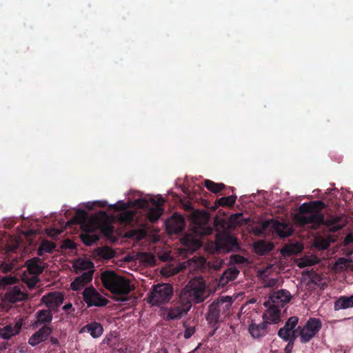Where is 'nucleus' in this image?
Returning <instances> with one entry per match:
<instances>
[{"label": "nucleus", "mask_w": 353, "mask_h": 353, "mask_svg": "<svg viewBox=\"0 0 353 353\" xmlns=\"http://www.w3.org/2000/svg\"><path fill=\"white\" fill-rule=\"evenodd\" d=\"M1 268V265H0V269Z\"/></svg>", "instance_id": "0e129e2a"}, {"label": "nucleus", "mask_w": 353, "mask_h": 353, "mask_svg": "<svg viewBox=\"0 0 353 353\" xmlns=\"http://www.w3.org/2000/svg\"><path fill=\"white\" fill-rule=\"evenodd\" d=\"M185 327L184 338L188 339H190L195 332V327L193 326H187L186 323H183Z\"/></svg>", "instance_id": "4c0bfd02"}, {"label": "nucleus", "mask_w": 353, "mask_h": 353, "mask_svg": "<svg viewBox=\"0 0 353 353\" xmlns=\"http://www.w3.org/2000/svg\"><path fill=\"white\" fill-rule=\"evenodd\" d=\"M151 202L153 203L154 205H156V207H159V206L161 207L163 205L165 201L163 198L161 197L157 200L154 199H152L151 200Z\"/></svg>", "instance_id": "de8ad7c7"}, {"label": "nucleus", "mask_w": 353, "mask_h": 353, "mask_svg": "<svg viewBox=\"0 0 353 353\" xmlns=\"http://www.w3.org/2000/svg\"><path fill=\"white\" fill-rule=\"evenodd\" d=\"M330 244L326 241H322L317 246L321 250H326L329 247Z\"/></svg>", "instance_id": "8fccbe9b"}, {"label": "nucleus", "mask_w": 353, "mask_h": 353, "mask_svg": "<svg viewBox=\"0 0 353 353\" xmlns=\"http://www.w3.org/2000/svg\"><path fill=\"white\" fill-rule=\"evenodd\" d=\"M213 327V331L210 333V336H213L215 333V332L216 331V330L218 329V325H215V327Z\"/></svg>", "instance_id": "13d9d810"}, {"label": "nucleus", "mask_w": 353, "mask_h": 353, "mask_svg": "<svg viewBox=\"0 0 353 353\" xmlns=\"http://www.w3.org/2000/svg\"><path fill=\"white\" fill-rule=\"evenodd\" d=\"M273 248L274 243L270 241L261 240L254 243V250L259 255H263L267 252L272 250Z\"/></svg>", "instance_id": "5701e85b"}, {"label": "nucleus", "mask_w": 353, "mask_h": 353, "mask_svg": "<svg viewBox=\"0 0 353 353\" xmlns=\"http://www.w3.org/2000/svg\"><path fill=\"white\" fill-rule=\"evenodd\" d=\"M299 321V318L297 316H291L288 320L286 321L285 326L288 328L290 332L294 331V329L296 326Z\"/></svg>", "instance_id": "72a5a7b5"}, {"label": "nucleus", "mask_w": 353, "mask_h": 353, "mask_svg": "<svg viewBox=\"0 0 353 353\" xmlns=\"http://www.w3.org/2000/svg\"><path fill=\"white\" fill-rule=\"evenodd\" d=\"M92 277H93V271L89 270L88 272H83L81 275H80L77 278L81 281V283H83V285H85L92 280Z\"/></svg>", "instance_id": "473e14b6"}, {"label": "nucleus", "mask_w": 353, "mask_h": 353, "mask_svg": "<svg viewBox=\"0 0 353 353\" xmlns=\"http://www.w3.org/2000/svg\"><path fill=\"white\" fill-rule=\"evenodd\" d=\"M61 248L63 250L74 249L76 248V244L73 241L68 239L62 241Z\"/></svg>", "instance_id": "e433bc0d"}, {"label": "nucleus", "mask_w": 353, "mask_h": 353, "mask_svg": "<svg viewBox=\"0 0 353 353\" xmlns=\"http://www.w3.org/2000/svg\"><path fill=\"white\" fill-rule=\"evenodd\" d=\"M85 285L81 283V281L77 277L70 285L72 290L77 291L82 288Z\"/></svg>", "instance_id": "ea45409f"}, {"label": "nucleus", "mask_w": 353, "mask_h": 353, "mask_svg": "<svg viewBox=\"0 0 353 353\" xmlns=\"http://www.w3.org/2000/svg\"><path fill=\"white\" fill-rule=\"evenodd\" d=\"M74 219L77 223L81 225L82 233L80 239L87 246H91L100 239V235L91 225L90 219L88 213L83 210H79L76 212Z\"/></svg>", "instance_id": "7ed1b4c3"}, {"label": "nucleus", "mask_w": 353, "mask_h": 353, "mask_svg": "<svg viewBox=\"0 0 353 353\" xmlns=\"http://www.w3.org/2000/svg\"><path fill=\"white\" fill-rule=\"evenodd\" d=\"M239 274V270L236 268H230L224 271L223 273L225 278H228L230 281H232L235 280Z\"/></svg>", "instance_id": "2f4dec72"}, {"label": "nucleus", "mask_w": 353, "mask_h": 353, "mask_svg": "<svg viewBox=\"0 0 353 353\" xmlns=\"http://www.w3.org/2000/svg\"><path fill=\"white\" fill-rule=\"evenodd\" d=\"M325 207L321 201H314L301 204L298 209V213L294 216V220L299 226L311 225L314 230L318 229L321 225H326L331 232H336L342 229L344 223L342 219L339 216H331L325 219L321 210Z\"/></svg>", "instance_id": "f257e3e1"}, {"label": "nucleus", "mask_w": 353, "mask_h": 353, "mask_svg": "<svg viewBox=\"0 0 353 353\" xmlns=\"http://www.w3.org/2000/svg\"><path fill=\"white\" fill-rule=\"evenodd\" d=\"M215 245L216 250L223 253L236 252L240 249L237 239L230 234L217 236Z\"/></svg>", "instance_id": "0eeeda50"}, {"label": "nucleus", "mask_w": 353, "mask_h": 353, "mask_svg": "<svg viewBox=\"0 0 353 353\" xmlns=\"http://www.w3.org/2000/svg\"><path fill=\"white\" fill-rule=\"evenodd\" d=\"M50 342L52 343V344H54V345H58L59 344V341L57 338H54V337H51L50 338Z\"/></svg>", "instance_id": "6e6d98bb"}, {"label": "nucleus", "mask_w": 353, "mask_h": 353, "mask_svg": "<svg viewBox=\"0 0 353 353\" xmlns=\"http://www.w3.org/2000/svg\"><path fill=\"white\" fill-rule=\"evenodd\" d=\"M83 299L88 307L105 306L108 300L99 294L93 287L85 288L82 292Z\"/></svg>", "instance_id": "1a4fd4ad"}, {"label": "nucleus", "mask_w": 353, "mask_h": 353, "mask_svg": "<svg viewBox=\"0 0 353 353\" xmlns=\"http://www.w3.org/2000/svg\"><path fill=\"white\" fill-rule=\"evenodd\" d=\"M92 225L101 236V234L106 237H110L113 233V227L108 222V215L105 211H100L99 213L89 216Z\"/></svg>", "instance_id": "423d86ee"}, {"label": "nucleus", "mask_w": 353, "mask_h": 353, "mask_svg": "<svg viewBox=\"0 0 353 353\" xmlns=\"http://www.w3.org/2000/svg\"><path fill=\"white\" fill-rule=\"evenodd\" d=\"M350 270L353 271V265L351 266Z\"/></svg>", "instance_id": "e2e57ef3"}, {"label": "nucleus", "mask_w": 353, "mask_h": 353, "mask_svg": "<svg viewBox=\"0 0 353 353\" xmlns=\"http://www.w3.org/2000/svg\"><path fill=\"white\" fill-rule=\"evenodd\" d=\"M292 296L289 291L286 290H279L274 292L270 297L272 303L283 306L285 303H288Z\"/></svg>", "instance_id": "a211bd4d"}, {"label": "nucleus", "mask_w": 353, "mask_h": 353, "mask_svg": "<svg viewBox=\"0 0 353 353\" xmlns=\"http://www.w3.org/2000/svg\"><path fill=\"white\" fill-rule=\"evenodd\" d=\"M185 296L186 300L200 303L207 297L206 285L203 278L199 277L191 280L182 290L181 296Z\"/></svg>", "instance_id": "20e7f679"}, {"label": "nucleus", "mask_w": 353, "mask_h": 353, "mask_svg": "<svg viewBox=\"0 0 353 353\" xmlns=\"http://www.w3.org/2000/svg\"><path fill=\"white\" fill-rule=\"evenodd\" d=\"M17 279L13 276H3L0 280V285L6 286L9 285H12L16 283Z\"/></svg>", "instance_id": "c9c22d12"}, {"label": "nucleus", "mask_w": 353, "mask_h": 353, "mask_svg": "<svg viewBox=\"0 0 353 353\" xmlns=\"http://www.w3.org/2000/svg\"><path fill=\"white\" fill-rule=\"evenodd\" d=\"M283 252H286L289 255H290V254L294 253V252L292 251L290 248H283Z\"/></svg>", "instance_id": "864d4df0"}, {"label": "nucleus", "mask_w": 353, "mask_h": 353, "mask_svg": "<svg viewBox=\"0 0 353 353\" xmlns=\"http://www.w3.org/2000/svg\"><path fill=\"white\" fill-rule=\"evenodd\" d=\"M296 338V334H295V332H294V331H292V332H290V339L288 341V342H289V341H292V343L294 344V341H295Z\"/></svg>", "instance_id": "603ef678"}, {"label": "nucleus", "mask_w": 353, "mask_h": 353, "mask_svg": "<svg viewBox=\"0 0 353 353\" xmlns=\"http://www.w3.org/2000/svg\"><path fill=\"white\" fill-rule=\"evenodd\" d=\"M52 328L49 325H43L37 332H35L29 339L28 343L32 346H35L40 343L48 339L52 333Z\"/></svg>", "instance_id": "4468645a"}, {"label": "nucleus", "mask_w": 353, "mask_h": 353, "mask_svg": "<svg viewBox=\"0 0 353 353\" xmlns=\"http://www.w3.org/2000/svg\"><path fill=\"white\" fill-rule=\"evenodd\" d=\"M185 227V219L179 214H174L167 223V228L170 232L178 234L183 231Z\"/></svg>", "instance_id": "2eb2a0df"}, {"label": "nucleus", "mask_w": 353, "mask_h": 353, "mask_svg": "<svg viewBox=\"0 0 353 353\" xmlns=\"http://www.w3.org/2000/svg\"><path fill=\"white\" fill-rule=\"evenodd\" d=\"M55 248L56 245L54 243L48 240L43 241L37 250V254L41 256L44 253H52Z\"/></svg>", "instance_id": "b1692460"}, {"label": "nucleus", "mask_w": 353, "mask_h": 353, "mask_svg": "<svg viewBox=\"0 0 353 353\" xmlns=\"http://www.w3.org/2000/svg\"><path fill=\"white\" fill-rule=\"evenodd\" d=\"M98 203L100 204L99 206H101V207H105L106 205V202L99 201Z\"/></svg>", "instance_id": "052dcab7"}, {"label": "nucleus", "mask_w": 353, "mask_h": 353, "mask_svg": "<svg viewBox=\"0 0 353 353\" xmlns=\"http://www.w3.org/2000/svg\"><path fill=\"white\" fill-rule=\"evenodd\" d=\"M20 327V326L12 327L11 325H7L1 330L0 335L4 339H10L19 332Z\"/></svg>", "instance_id": "c85d7f7f"}, {"label": "nucleus", "mask_w": 353, "mask_h": 353, "mask_svg": "<svg viewBox=\"0 0 353 353\" xmlns=\"http://www.w3.org/2000/svg\"><path fill=\"white\" fill-rule=\"evenodd\" d=\"M224 303V301L221 299L220 301L213 302L210 305L206 319L211 327H215L219 323L221 311L225 309Z\"/></svg>", "instance_id": "ddd939ff"}, {"label": "nucleus", "mask_w": 353, "mask_h": 353, "mask_svg": "<svg viewBox=\"0 0 353 353\" xmlns=\"http://www.w3.org/2000/svg\"><path fill=\"white\" fill-rule=\"evenodd\" d=\"M334 310H339L353 307V295L350 296H343L334 302Z\"/></svg>", "instance_id": "4be33fe9"}, {"label": "nucleus", "mask_w": 353, "mask_h": 353, "mask_svg": "<svg viewBox=\"0 0 353 353\" xmlns=\"http://www.w3.org/2000/svg\"><path fill=\"white\" fill-rule=\"evenodd\" d=\"M293 346H294V344L292 343V342L289 341L285 347L284 353H292Z\"/></svg>", "instance_id": "09e8293b"}, {"label": "nucleus", "mask_w": 353, "mask_h": 353, "mask_svg": "<svg viewBox=\"0 0 353 353\" xmlns=\"http://www.w3.org/2000/svg\"><path fill=\"white\" fill-rule=\"evenodd\" d=\"M163 212V208L162 207L159 206V207L151 208H150L149 212H148V219L151 222L154 223V222L157 221L160 218V216H161Z\"/></svg>", "instance_id": "c756f323"}, {"label": "nucleus", "mask_w": 353, "mask_h": 353, "mask_svg": "<svg viewBox=\"0 0 353 353\" xmlns=\"http://www.w3.org/2000/svg\"><path fill=\"white\" fill-rule=\"evenodd\" d=\"M37 281H38L37 279H35L34 281H32V282L29 283H28V286L29 287H33L36 284Z\"/></svg>", "instance_id": "4d7b16f0"}, {"label": "nucleus", "mask_w": 353, "mask_h": 353, "mask_svg": "<svg viewBox=\"0 0 353 353\" xmlns=\"http://www.w3.org/2000/svg\"><path fill=\"white\" fill-rule=\"evenodd\" d=\"M184 298H185L184 296H180L179 301L170 308L165 318L166 321L180 319L190 310L191 301Z\"/></svg>", "instance_id": "9b49d317"}, {"label": "nucleus", "mask_w": 353, "mask_h": 353, "mask_svg": "<svg viewBox=\"0 0 353 353\" xmlns=\"http://www.w3.org/2000/svg\"><path fill=\"white\" fill-rule=\"evenodd\" d=\"M269 228H272L274 232L282 238L288 237L292 233V230L288 223L272 219L263 223L260 232L265 233Z\"/></svg>", "instance_id": "9d476101"}, {"label": "nucleus", "mask_w": 353, "mask_h": 353, "mask_svg": "<svg viewBox=\"0 0 353 353\" xmlns=\"http://www.w3.org/2000/svg\"><path fill=\"white\" fill-rule=\"evenodd\" d=\"M230 281L228 278L225 277V275L222 274L219 279L218 285L224 288Z\"/></svg>", "instance_id": "a19ab883"}, {"label": "nucleus", "mask_w": 353, "mask_h": 353, "mask_svg": "<svg viewBox=\"0 0 353 353\" xmlns=\"http://www.w3.org/2000/svg\"><path fill=\"white\" fill-rule=\"evenodd\" d=\"M199 263H200V265L201 266H204L205 263H206V260L204 257H200L199 259Z\"/></svg>", "instance_id": "5fc2aeb1"}, {"label": "nucleus", "mask_w": 353, "mask_h": 353, "mask_svg": "<svg viewBox=\"0 0 353 353\" xmlns=\"http://www.w3.org/2000/svg\"><path fill=\"white\" fill-rule=\"evenodd\" d=\"M248 330L253 338L259 339L268 333V325L264 321L256 323L252 321Z\"/></svg>", "instance_id": "dca6fc26"}, {"label": "nucleus", "mask_w": 353, "mask_h": 353, "mask_svg": "<svg viewBox=\"0 0 353 353\" xmlns=\"http://www.w3.org/2000/svg\"><path fill=\"white\" fill-rule=\"evenodd\" d=\"M321 327L322 323L320 319L310 318L300 331L301 343L309 342L319 332Z\"/></svg>", "instance_id": "6e6552de"}, {"label": "nucleus", "mask_w": 353, "mask_h": 353, "mask_svg": "<svg viewBox=\"0 0 353 353\" xmlns=\"http://www.w3.org/2000/svg\"><path fill=\"white\" fill-rule=\"evenodd\" d=\"M96 252L99 257L104 259H110L114 256V252L108 246L97 248Z\"/></svg>", "instance_id": "cd10ccee"}, {"label": "nucleus", "mask_w": 353, "mask_h": 353, "mask_svg": "<svg viewBox=\"0 0 353 353\" xmlns=\"http://www.w3.org/2000/svg\"><path fill=\"white\" fill-rule=\"evenodd\" d=\"M25 294L22 292L19 287H14L12 291L7 293V297L10 302L15 303L24 299Z\"/></svg>", "instance_id": "393cba45"}, {"label": "nucleus", "mask_w": 353, "mask_h": 353, "mask_svg": "<svg viewBox=\"0 0 353 353\" xmlns=\"http://www.w3.org/2000/svg\"><path fill=\"white\" fill-rule=\"evenodd\" d=\"M110 208L113 209L116 211H121V210H125L126 208V205L125 203H121L120 205H117V204L111 205L110 206Z\"/></svg>", "instance_id": "c03bdc74"}, {"label": "nucleus", "mask_w": 353, "mask_h": 353, "mask_svg": "<svg viewBox=\"0 0 353 353\" xmlns=\"http://www.w3.org/2000/svg\"><path fill=\"white\" fill-rule=\"evenodd\" d=\"M290 330L284 325L283 327L279 329L278 335L284 341H288L290 339Z\"/></svg>", "instance_id": "f704fd0d"}, {"label": "nucleus", "mask_w": 353, "mask_h": 353, "mask_svg": "<svg viewBox=\"0 0 353 353\" xmlns=\"http://www.w3.org/2000/svg\"><path fill=\"white\" fill-rule=\"evenodd\" d=\"M101 280L104 288L114 294L117 301H125L128 296L134 287L130 281L112 270H105L101 274Z\"/></svg>", "instance_id": "f03ea898"}, {"label": "nucleus", "mask_w": 353, "mask_h": 353, "mask_svg": "<svg viewBox=\"0 0 353 353\" xmlns=\"http://www.w3.org/2000/svg\"><path fill=\"white\" fill-rule=\"evenodd\" d=\"M136 203L140 208H145L148 205V201L145 199L137 200Z\"/></svg>", "instance_id": "49530a36"}, {"label": "nucleus", "mask_w": 353, "mask_h": 353, "mask_svg": "<svg viewBox=\"0 0 353 353\" xmlns=\"http://www.w3.org/2000/svg\"><path fill=\"white\" fill-rule=\"evenodd\" d=\"M63 301V294L57 291L49 292L41 298V302L53 312H58L59 307L62 305Z\"/></svg>", "instance_id": "f8f14e48"}, {"label": "nucleus", "mask_w": 353, "mask_h": 353, "mask_svg": "<svg viewBox=\"0 0 353 353\" xmlns=\"http://www.w3.org/2000/svg\"><path fill=\"white\" fill-rule=\"evenodd\" d=\"M10 270H11V268H3V272L6 273V272L10 271Z\"/></svg>", "instance_id": "680f3d73"}, {"label": "nucleus", "mask_w": 353, "mask_h": 353, "mask_svg": "<svg viewBox=\"0 0 353 353\" xmlns=\"http://www.w3.org/2000/svg\"><path fill=\"white\" fill-rule=\"evenodd\" d=\"M81 332H87L92 337L97 339L103 334V327L100 323L93 321L83 326Z\"/></svg>", "instance_id": "6ab92c4d"}, {"label": "nucleus", "mask_w": 353, "mask_h": 353, "mask_svg": "<svg viewBox=\"0 0 353 353\" xmlns=\"http://www.w3.org/2000/svg\"><path fill=\"white\" fill-rule=\"evenodd\" d=\"M281 311L276 306H271L263 314V319L267 325L280 321Z\"/></svg>", "instance_id": "f3484780"}, {"label": "nucleus", "mask_w": 353, "mask_h": 353, "mask_svg": "<svg viewBox=\"0 0 353 353\" xmlns=\"http://www.w3.org/2000/svg\"><path fill=\"white\" fill-rule=\"evenodd\" d=\"M52 312L49 309H43L37 312V324L48 325L52 321Z\"/></svg>", "instance_id": "412c9836"}, {"label": "nucleus", "mask_w": 353, "mask_h": 353, "mask_svg": "<svg viewBox=\"0 0 353 353\" xmlns=\"http://www.w3.org/2000/svg\"><path fill=\"white\" fill-rule=\"evenodd\" d=\"M350 263H353L352 259H347L345 257L339 258L334 263V267L336 269L342 270L344 268L350 269Z\"/></svg>", "instance_id": "7c9ffc66"}, {"label": "nucleus", "mask_w": 353, "mask_h": 353, "mask_svg": "<svg viewBox=\"0 0 353 353\" xmlns=\"http://www.w3.org/2000/svg\"><path fill=\"white\" fill-rule=\"evenodd\" d=\"M172 293L173 290L170 285L167 283L156 285L148 295V302L153 305L159 306L168 303L170 300Z\"/></svg>", "instance_id": "39448f33"}, {"label": "nucleus", "mask_w": 353, "mask_h": 353, "mask_svg": "<svg viewBox=\"0 0 353 353\" xmlns=\"http://www.w3.org/2000/svg\"><path fill=\"white\" fill-rule=\"evenodd\" d=\"M204 184L206 188L213 193H218L223 190L225 187V185L222 183H217L209 179L205 180Z\"/></svg>", "instance_id": "bb28decb"}, {"label": "nucleus", "mask_w": 353, "mask_h": 353, "mask_svg": "<svg viewBox=\"0 0 353 353\" xmlns=\"http://www.w3.org/2000/svg\"><path fill=\"white\" fill-rule=\"evenodd\" d=\"M232 259H236V263H242V262L244 261V259H245V258H244V257L241 256H239V255H234V256H232Z\"/></svg>", "instance_id": "3c124183"}, {"label": "nucleus", "mask_w": 353, "mask_h": 353, "mask_svg": "<svg viewBox=\"0 0 353 353\" xmlns=\"http://www.w3.org/2000/svg\"><path fill=\"white\" fill-rule=\"evenodd\" d=\"M232 219L234 221L238 223H242L243 221H245L243 218V214L237 213L232 216Z\"/></svg>", "instance_id": "37998d69"}, {"label": "nucleus", "mask_w": 353, "mask_h": 353, "mask_svg": "<svg viewBox=\"0 0 353 353\" xmlns=\"http://www.w3.org/2000/svg\"><path fill=\"white\" fill-rule=\"evenodd\" d=\"M346 239L351 242H353V234L347 236Z\"/></svg>", "instance_id": "bf43d9fd"}, {"label": "nucleus", "mask_w": 353, "mask_h": 353, "mask_svg": "<svg viewBox=\"0 0 353 353\" xmlns=\"http://www.w3.org/2000/svg\"><path fill=\"white\" fill-rule=\"evenodd\" d=\"M63 310H64L68 314H70L74 312V308L72 307V304L71 303H68L64 305L62 307Z\"/></svg>", "instance_id": "79ce46f5"}, {"label": "nucleus", "mask_w": 353, "mask_h": 353, "mask_svg": "<svg viewBox=\"0 0 353 353\" xmlns=\"http://www.w3.org/2000/svg\"><path fill=\"white\" fill-rule=\"evenodd\" d=\"M94 264L91 261H82L79 265H76L75 268L79 270H85L86 269L92 268Z\"/></svg>", "instance_id": "58836bf2"}, {"label": "nucleus", "mask_w": 353, "mask_h": 353, "mask_svg": "<svg viewBox=\"0 0 353 353\" xmlns=\"http://www.w3.org/2000/svg\"><path fill=\"white\" fill-rule=\"evenodd\" d=\"M237 196L236 195H231L228 196H223L215 201L216 207H232L236 202Z\"/></svg>", "instance_id": "a878e982"}, {"label": "nucleus", "mask_w": 353, "mask_h": 353, "mask_svg": "<svg viewBox=\"0 0 353 353\" xmlns=\"http://www.w3.org/2000/svg\"><path fill=\"white\" fill-rule=\"evenodd\" d=\"M144 256L145 258V261L150 263H155V257L154 255L149 254V253H144Z\"/></svg>", "instance_id": "a18cd8bd"}, {"label": "nucleus", "mask_w": 353, "mask_h": 353, "mask_svg": "<svg viewBox=\"0 0 353 353\" xmlns=\"http://www.w3.org/2000/svg\"><path fill=\"white\" fill-rule=\"evenodd\" d=\"M41 260L38 257L32 258L26 262L28 272L33 275H39L43 271V268L41 265Z\"/></svg>", "instance_id": "aec40b11"}]
</instances>
